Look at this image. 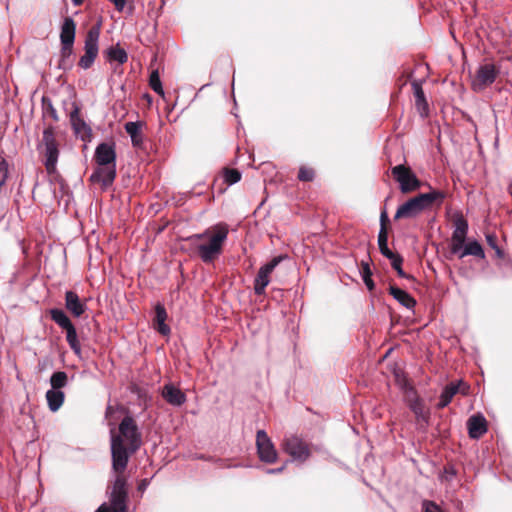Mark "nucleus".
<instances>
[{"instance_id": "nucleus-1", "label": "nucleus", "mask_w": 512, "mask_h": 512, "mask_svg": "<svg viewBox=\"0 0 512 512\" xmlns=\"http://www.w3.org/2000/svg\"><path fill=\"white\" fill-rule=\"evenodd\" d=\"M229 230L226 224H217L212 230L194 234L189 240L194 245L197 255L204 263H212L222 253Z\"/></svg>"}, {"instance_id": "nucleus-2", "label": "nucleus", "mask_w": 512, "mask_h": 512, "mask_svg": "<svg viewBox=\"0 0 512 512\" xmlns=\"http://www.w3.org/2000/svg\"><path fill=\"white\" fill-rule=\"evenodd\" d=\"M445 199V193L440 190H431L410 198L400 205L395 213V219L415 218L434 204L440 206Z\"/></svg>"}, {"instance_id": "nucleus-3", "label": "nucleus", "mask_w": 512, "mask_h": 512, "mask_svg": "<svg viewBox=\"0 0 512 512\" xmlns=\"http://www.w3.org/2000/svg\"><path fill=\"white\" fill-rule=\"evenodd\" d=\"M126 486V479L123 476H116L110 494V504H102L95 512H126L128 497Z\"/></svg>"}, {"instance_id": "nucleus-4", "label": "nucleus", "mask_w": 512, "mask_h": 512, "mask_svg": "<svg viewBox=\"0 0 512 512\" xmlns=\"http://www.w3.org/2000/svg\"><path fill=\"white\" fill-rule=\"evenodd\" d=\"M111 437H121V441L125 446L130 448L131 452H136L141 444V433L135 420L131 416H125L119 424V434L111 431Z\"/></svg>"}, {"instance_id": "nucleus-5", "label": "nucleus", "mask_w": 512, "mask_h": 512, "mask_svg": "<svg viewBox=\"0 0 512 512\" xmlns=\"http://www.w3.org/2000/svg\"><path fill=\"white\" fill-rule=\"evenodd\" d=\"M39 147L44 155V165L47 172L49 174L54 173L59 157V149L53 127L49 126L43 131L42 142Z\"/></svg>"}, {"instance_id": "nucleus-6", "label": "nucleus", "mask_w": 512, "mask_h": 512, "mask_svg": "<svg viewBox=\"0 0 512 512\" xmlns=\"http://www.w3.org/2000/svg\"><path fill=\"white\" fill-rule=\"evenodd\" d=\"M51 319L63 330L66 331V340L71 350L76 354H81V345L78 340V335L75 326L70 318L62 309L53 308L49 311Z\"/></svg>"}, {"instance_id": "nucleus-7", "label": "nucleus", "mask_w": 512, "mask_h": 512, "mask_svg": "<svg viewBox=\"0 0 512 512\" xmlns=\"http://www.w3.org/2000/svg\"><path fill=\"white\" fill-rule=\"evenodd\" d=\"M100 36L99 27H92L88 30L84 44V55L79 59L78 65L82 69H89L98 55V41Z\"/></svg>"}, {"instance_id": "nucleus-8", "label": "nucleus", "mask_w": 512, "mask_h": 512, "mask_svg": "<svg viewBox=\"0 0 512 512\" xmlns=\"http://www.w3.org/2000/svg\"><path fill=\"white\" fill-rule=\"evenodd\" d=\"M282 449L293 461L305 462L311 455L309 445L296 435H288L284 438Z\"/></svg>"}, {"instance_id": "nucleus-9", "label": "nucleus", "mask_w": 512, "mask_h": 512, "mask_svg": "<svg viewBox=\"0 0 512 512\" xmlns=\"http://www.w3.org/2000/svg\"><path fill=\"white\" fill-rule=\"evenodd\" d=\"M121 437H111V456H112V469L117 476L121 474L127 467L129 457L135 452H131L130 448L122 443Z\"/></svg>"}, {"instance_id": "nucleus-10", "label": "nucleus", "mask_w": 512, "mask_h": 512, "mask_svg": "<svg viewBox=\"0 0 512 512\" xmlns=\"http://www.w3.org/2000/svg\"><path fill=\"white\" fill-rule=\"evenodd\" d=\"M394 179L399 183L402 193H409L420 188L421 182L412 170L405 165H397L391 170Z\"/></svg>"}, {"instance_id": "nucleus-11", "label": "nucleus", "mask_w": 512, "mask_h": 512, "mask_svg": "<svg viewBox=\"0 0 512 512\" xmlns=\"http://www.w3.org/2000/svg\"><path fill=\"white\" fill-rule=\"evenodd\" d=\"M454 230L451 236L450 251L451 253L459 252L466 242L468 233V222L460 213L453 218Z\"/></svg>"}, {"instance_id": "nucleus-12", "label": "nucleus", "mask_w": 512, "mask_h": 512, "mask_svg": "<svg viewBox=\"0 0 512 512\" xmlns=\"http://www.w3.org/2000/svg\"><path fill=\"white\" fill-rule=\"evenodd\" d=\"M256 447L259 459L265 463H274L277 460V451L271 439L264 430H258L256 434Z\"/></svg>"}, {"instance_id": "nucleus-13", "label": "nucleus", "mask_w": 512, "mask_h": 512, "mask_svg": "<svg viewBox=\"0 0 512 512\" xmlns=\"http://www.w3.org/2000/svg\"><path fill=\"white\" fill-rule=\"evenodd\" d=\"M281 261L282 256H277L260 267L254 279V292L256 295H263L265 293V289L270 283V275Z\"/></svg>"}, {"instance_id": "nucleus-14", "label": "nucleus", "mask_w": 512, "mask_h": 512, "mask_svg": "<svg viewBox=\"0 0 512 512\" xmlns=\"http://www.w3.org/2000/svg\"><path fill=\"white\" fill-rule=\"evenodd\" d=\"M497 74L498 71L493 64L487 63L479 66L472 82L473 89L475 91L484 90L496 80Z\"/></svg>"}, {"instance_id": "nucleus-15", "label": "nucleus", "mask_w": 512, "mask_h": 512, "mask_svg": "<svg viewBox=\"0 0 512 512\" xmlns=\"http://www.w3.org/2000/svg\"><path fill=\"white\" fill-rule=\"evenodd\" d=\"M116 177V164L97 165L90 176L92 182H99L104 188L110 186Z\"/></svg>"}, {"instance_id": "nucleus-16", "label": "nucleus", "mask_w": 512, "mask_h": 512, "mask_svg": "<svg viewBox=\"0 0 512 512\" xmlns=\"http://www.w3.org/2000/svg\"><path fill=\"white\" fill-rule=\"evenodd\" d=\"M94 160L97 165L116 164V151L114 144L100 143L94 153Z\"/></svg>"}, {"instance_id": "nucleus-17", "label": "nucleus", "mask_w": 512, "mask_h": 512, "mask_svg": "<svg viewBox=\"0 0 512 512\" xmlns=\"http://www.w3.org/2000/svg\"><path fill=\"white\" fill-rule=\"evenodd\" d=\"M467 389H468V387L462 381H459L458 383H456V382L449 383L448 385H446L444 387L443 391L441 392L440 399L437 404V408H439V409L445 408L446 406H448L450 404L453 397L458 392L465 394Z\"/></svg>"}, {"instance_id": "nucleus-18", "label": "nucleus", "mask_w": 512, "mask_h": 512, "mask_svg": "<svg viewBox=\"0 0 512 512\" xmlns=\"http://www.w3.org/2000/svg\"><path fill=\"white\" fill-rule=\"evenodd\" d=\"M161 396L170 405L179 407L186 402V395L173 383H167L161 388Z\"/></svg>"}, {"instance_id": "nucleus-19", "label": "nucleus", "mask_w": 512, "mask_h": 512, "mask_svg": "<svg viewBox=\"0 0 512 512\" xmlns=\"http://www.w3.org/2000/svg\"><path fill=\"white\" fill-rule=\"evenodd\" d=\"M65 308L74 316L81 317L86 311V304L78 294L72 290L65 292Z\"/></svg>"}, {"instance_id": "nucleus-20", "label": "nucleus", "mask_w": 512, "mask_h": 512, "mask_svg": "<svg viewBox=\"0 0 512 512\" xmlns=\"http://www.w3.org/2000/svg\"><path fill=\"white\" fill-rule=\"evenodd\" d=\"M409 408L414 413L419 427L421 429H426L429 424L430 412L425 408L423 401L416 397L409 401Z\"/></svg>"}, {"instance_id": "nucleus-21", "label": "nucleus", "mask_w": 512, "mask_h": 512, "mask_svg": "<svg viewBox=\"0 0 512 512\" xmlns=\"http://www.w3.org/2000/svg\"><path fill=\"white\" fill-rule=\"evenodd\" d=\"M469 437L479 439L487 432V422L483 415H472L467 421Z\"/></svg>"}, {"instance_id": "nucleus-22", "label": "nucleus", "mask_w": 512, "mask_h": 512, "mask_svg": "<svg viewBox=\"0 0 512 512\" xmlns=\"http://www.w3.org/2000/svg\"><path fill=\"white\" fill-rule=\"evenodd\" d=\"M460 259L466 256H474L479 259L485 258V252L482 245L477 240H469L465 242L463 248L459 252H454Z\"/></svg>"}, {"instance_id": "nucleus-23", "label": "nucleus", "mask_w": 512, "mask_h": 512, "mask_svg": "<svg viewBox=\"0 0 512 512\" xmlns=\"http://www.w3.org/2000/svg\"><path fill=\"white\" fill-rule=\"evenodd\" d=\"M167 317L168 316L164 305L157 303L155 306L154 326L155 329L163 336H167L171 332L170 327L165 323Z\"/></svg>"}, {"instance_id": "nucleus-24", "label": "nucleus", "mask_w": 512, "mask_h": 512, "mask_svg": "<svg viewBox=\"0 0 512 512\" xmlns=\"http://www.w3.org/2000/svg\"><path fill=\"white\" fill-rule=\"evenodd\" d=\"M142 126L143 123L140 121H130L126 122L124 125L125 131L131 138L132 146L135 148H139L143 144V134H142Z\"/></svg>"}, {"instance_id": "nucleus-25", "label": "nucleus", "mask_w": 512, "mask_h": 512, "mask_svg": "<svg viewBox=\"0 0 512 512\" xmlns=\"http://www.w3.org/2000/svg\"><path fill=\"white\" fill-rule=\"evenodd\" d=\"M413 94L415 97V105L417 110L419 111L422 117L427 116L428 114V103L425 98L424 91L422 89V84L419 81L412 82Z\"/></svg>"}, {"instance_id": "nucleus-26", "label": "nucleus", "mask_w": 512, "mask_h": 512, "mask_svg": "<svg viewBox=\"0 0 512 512\" xmlns=\"http://www.w3.org/2000/svg\"><path fill=\"white\" fill-rule=\"evenodd\" d=\"M76 25L71 17H66L61 26V44H74Z\"/></svg>"}, {"instance_id": "nucleus-27", "label": "nucleus", "mask_w": 512, "mask_h": 512, "mask_svg": "<svg viewBox=\"0 0 512 512\" xmlns=\"http://www.w3.org/2000/svg\"><path fill=\"white\" fill-rule=\"evenodd\" d=\"M70 122L76 135H90L91 128L80 117L78 107H75L70 113Z\"/></svg>"}, {"instance_id": "nucleus-28", "label": "nucleus", "mask_w": 512, "mask_h": 512, "mask_svg": "<svg viewBox=\"0 0 512 512\" xmlns=\"http://www.w3.org/2000/svg\"><path fill=\"white\" fill-rule=\"evenodd\" d=\"M389 292L395 300L407 309H412L416 305V300L408 292L398 287L390 286Z\"/></svg>"}, {"instance_id": "nucleus-29", "label": "nucleus", "mask_w": 512, "mask_h": 512, "mask_svg": "<svg viewBox=\"0 0 512 512\" xmlns=\"http://www.w3.org/2000/svg\"><path fill=\"white\" fill-rule=\"evenodd\" d=\"M65 394L61 390H51L46 392V400L50 411L56 412L63 405Z\"/></svg>"}, {"instance_id": "nucleus-30", "label": "nucleus", "mask_w": 512, "mask_h": 512, "mask_svg": "<svg viewBox=\"0 0 512 512\" xmlns=\"http://www.w3.org/2000/svg\"><path fill=\"white\" fill-rule=\"evenodd\" d=\"M68 384V375L64 371H56L50 377L51 390H61Z\"/></svg>"}, {"instance_id": "nucleus-31", "label": "nucleus", "mask_w": 512, "mask_h": 512, "mask_svg": "<svg viewBox=\"0 0 512 512\" xmlns=\"http://www.w3.org/2000/svg\"><path fill=\"white\" fill-rule=\"evenodd\" d=\"M106 53L109 61H115L119 64H124L128 59L126 51L118 46L108 48Z\"/></svg>"}, {"instance_id": "nucleus-32", "label": "nucleus", "mask_w": 512, "mask_h": 512, "mask_svg": "<svg viewBox=\"0 0 512 512\" xmlns=\"http://www.w3.org/2000/svg\"><path fill=\"white\" fill-rule=\"evenodd\" d=\"M378 246L381 254L386 258H391L395 253L388 247V232L387 229H380L378 233Z\"/></svg>"}, {"instance_id": "nucleus-33", "label": "nucleus", "mask_w": 512, "mask_h": 512, "mask_svg": "<svg viewBox=\"0 0 512 512\" xmlns=\"http://www.w3.org/2000/svg\"><path fill=\"white\" fill-rule=\"evenodd\" d=\"M390 260L391 266L397 272V275L400 278L409 279L410 276L402 269L403 258L398 253L388 258Z\"/></svg>"}, {"instance_id": "nucleus-34", "label": "nucleus", "mask_w": 512, "mask_h": 512, "mask_svg": "<svg viewBox=\"0 0 512 512\" xmlns=\"http://www.w3.org/2000/svg\"><path fill=\"white\" fill-rule=\"evenodd\" d=\"M149 86L151 89L160 96H164V90L160 80L158 70H153L149 77Z\"/></svg>"}, {"instance_id": "nucleus-35", "label": "nucleus", "mask_w": 512, "mask_h": 512, "mask_svg": "<svg viewBox=\"0 0 512 512\" xmlns=\"http://www.w3.org/2000/svg\"><path fill=\"white\" fill-rule=\"evenodd\" d=\"M43 113L45 117H50L53 121H58V114L56 109L54 108L52 102L43 97Z\"/></svg>"}, {"instance_id": "nucleus-36", "label": "nucleus", "mask_w": 512, "mask_h": 512, "mask_svg": "<svg viewBox=\"0 0 512 512\" xmlns=\"http://www.w3.org/2000/svg\"><path fill=\"white\" fill-rule=\"evenodd\" d=\"M315 172L312 168L301 166L298 172V179L303 182H310L314 179Z\"/></svg>"}, {"instance_id": "nucleus-37", "label": "nucleus", "mask_w": 512, "mask_h": 512, "mask_svg": "<svg viewBox=\"0 0 512 512\" xmlns=\"http://www.w3.org/2000/svg\"><path fill=\"white\" fill-rule=\"evenodd\" d=\"M225 182L233 185L240 181L241 173L236 169H227L224 173Z\"/></svg>"}, {"instance_id": "nucleus-38", "label": "nucleus", "mask_w": 512, "mask_h": 512, "mask_svg": "<svg viewBox=\"0 0 512 512\" xmlns=\"http://www.w3.org/2000/svg\"><path fill=\"white\" fill-rule=\"evenodd\" d=\"M422 508L424 512H443L439 505L429 500L422 502Z\"/></svg>"}, {"instance_id": "nucleus-39", "label": "nucleus", "mask_w": 512, "mask_h": 512, "mask_svg": "<svg viewBox=\"0 0 512 512\" xmlns=\"http://www.w3.org/2000/svg\"><path fill=\"white\" fill-rule=\"evenodd\" d=\"M360 273H361V276H362L363 280L372 277V271H371V268H370V266H369V264L367 262H362L361 263Z\"/></svg>"}, {"instance_id": "nucleus-40", "label": "nucleus", "mask_w": 512, "mask_h": 512, "mask_svg": "<svg viewBox=\"0 0 512 512\" xmlns=\"http://www.w3.org/2000/svg\"><path fill=\"white\" fill-rule=\"evenodd\" d=\"M61 56L62 58H68L73 53V44H61Z\"/></svg>"}, {"instance_id": "nucleus-41", "label": "nucleus", "mask_w": 512, "mask_h": 512, "mask_svg": "<svg viewBox=\"0 0 512 512\" xmlns=\"http://www.w3.org/2000/svg\"><path fill=\"white\" fill-rule=\"evenodd\" d=\"M486 241H487V244L492 248V249H496L497 247H499L497 245V237L495 234H486Z\"/></svg>"}, {"instance_id": "nucleus-42", "label": "nucleus", "mask_w": 512, "mask_h": 512, "mask_svg": "<svg viewBox=\"0 0 512 512\" xmlns=\"http://www.w3.org/2000/svg\"><path fill=\"white\" fill-rule=\"evenodd\" d=\"M388 215L386 210H383L380 215V229H387Z\"/></svg>"}, {"instance_id": "nucleus-43", "label": "nucleus", "mask_w": 512, "mask_h": 512, "mask_svg": "<svg viewBox=\"0 0 512 512\" xmlns=\"http://www.w3.org/2000/svg\"><path fill=\"white\" fill-rule=\"evenodd\" d=\"M363 281L369 291H372L374 289L375 285H374L372 278H368Z\"/></svg>"}, {"instance_id": "nucleus-44", "label": "nucleus", "mask_w": 512, "mask_h": 512, "mask_svg": "<svg viewBox=\"0 0 512 512\" xmlns=\"http://www.w3.org/2000/svg\"><path fill=\"white\" fill-rule=\"evenodd\" d=\"M284 470V466L280 467V468H276V469H267L266 472L268 474H274V473H280Z\"/></svg>"}, {"instance_id": "nucleus-45", "label": "nucleus", "mask_w": 512, "mask_h": 512, "mask_svg": "<svg viewBox=\"0 0 512 512\" xmlns=\"http://www.w3.org/2000/svg\"><path fill=\"white\" fill-rule=\"evenodd\" d=\"M493 250L495 251L496 257H498V258L504 257V251L500 247H497L496 249H493Z\"/></svg>"}, {"instance_id": "nucleus-46", "label": "nucleus", "mask_w": 512, "mask_h": 512, "mask_svg": "<svg viewBox=\"0 0 512 512\" xmlns=\"http://www.w3.org/2000/svg\"><path fill=\"white\" fill-rule=\"evenodd\" d=\"M71 1H72L73 5H75V6H79L83 3V0H71Z\"/></svg>"}, {"instance_id": "nucleus-47", "label": "nucleus", "mask_w": 512, "mask_h": 512, "mask_svg": "<svg viewBox=\"0 0 512 512\" xmlns=\"http://www.w3.org/2000/svg\"><path fill=\"white\" fill-rule=\"evenodd\" d=\"M146 485H147V484H146V482H143V483L139 486V488H140V489H144V488L146 487Z\"/></svg>"}]
</instances>
